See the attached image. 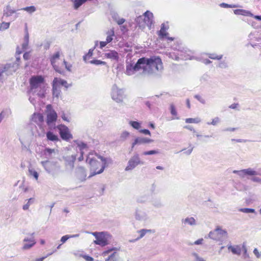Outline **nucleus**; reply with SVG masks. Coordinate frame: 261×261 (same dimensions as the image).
Masks as SVG:
<instances>
[{"label": "nucleus", "mask_w": 261, "mask_h": 261, "mask_svg": "<svg viewBox=\"0 0 261 261\" xmlns=\"http://www.w3.org/2000/svg\"><path fill=\"white\" fill-rule=\"evenodd\" d=\"M139 132L141 133H142V134H145V135H149V136L151 135V133H150V131L148 129H141V130H139Z\"/></svg>", "instance_id": "64"}, {"label": "nucleus", "mask_w": 261, "mask_h": 261, "mask_svg": "<svg viewBox=\"0 0 261 261\" xmlns=\"http://www.w3.org/2000/svg\"><path fill=\"white\" fill-rule=\"evenodd\" d=\"M56 127L58 129L60 137L63 140L68 141L73 138L69 128L65 125L60 124Z\"/></svg>", "instance_id": "13"}, {"label": "nucleus", "mask_w": 261, "mask_h": 261, "mask_svg": "<svg viewBox=\"0 0 261 261\" xmlns=\"http://www.w3.org/2000/svg\"><path fill=\"white\" fill-rule=\"evenodd\" d=\"M61 54V51H58L50 57V61L51 65H54L56 63L57 60H59Z\"/></svg>", "instance_id": "29"}, {"label": "nucleus", "mask_w": 261, "mask_h": 261, "mask_svg": "<svg viewBox=\"0 0 261 261\" xmlns=\"http://www.w3.org/2000/svg\"><path fill=\"white\" fill-rule=\"evenodd\" d=\"M208 237L214 240L222 241L223 239L227 238V232L226 230L217 226L215 230L210 232Z\"/></svg>", "instance_id": "7"}, {"label": "nucleus", "mask_w": 261, "mask_h": 261, "mask_svg": "<svg viewBox=\"0 0 261 261\" xmlns=\"http://www.w3.org/2000/svg\"><path fill=\"white\" fill-rule=\"evenodd\" d=\"M118 250V249L116 247H112L105 251L102 254L103 256H106L110 252L114 251V252L109 256L106 261H117L116 256L117 255V254L116 251Z\"/></svg>", "instance_id": "19"}, {"label": "nucleus", "mask_w": 261, "mask_h": 261, "mask_svg": "<svg viewBox=\"0 0 261 261\" xmlns=\"http://www.w3.org/2000/svg\"><path fill=\"white\" fill-rule=\"evenodd\" d=\"M22 53V51L20 50V48L19 46H17L16 48V51L15 53V58H16V61H15V64L17 65H18L20 62V55Z\"/></svg>", "instance_id": "40"}, {"label": "nucleus", "mask_w": 261, "mask_h": 261, "mask_svg": "<svg viewBox=\"0 0 261 261\" xmlns=\"http://www.w3.org/2000/svg\"><path fill=\"white\" fill-rule=\"evenodd\" d=\"M88 0H74L73 1V7L74 9L77 10L80 8L83 4L86 3Z\"/></svg>", "instance_id": "39"}, {"label": "nucleus", "mask_w": 261, "mask_h": 261, "mask_svg": "<svg viewBox=\"0 0 261 261\" xmlns=\"http://www.w3.org/2000/svg\"><path fill=\"white\" fill-rule=\"evenodd\" d=\"M21 10L25 11L27 12H28L29 13L31 14L36 11V8L35 6H29V7H24L23 8H21Z\"/></svg>", "instance_id": "43"}, {"label": "nucleus", "mask_w": 261, "mask_h": 261, "mask_svg": "<svg viewBox=\"0 0 261 261\" xmlns=\"http://www.w3.org/2000/svg\"><path fill=\"white\" fill-rule=\"evenodd\" d=\"M23 40V42L22 44V49L23 50H25L27 49L29 43V34L27 29L25 30Z\"/></svg>", "instance_id": "30"}, {"label": "nucleus", "mask_w": 261, "mask_h": 261, "mask_svg": "<svg viewBox=\"0 0 261 261\" xmlns=\"http://www.w3.org/2000/svg\"><path fill=\"white\" fill-rule=\"evenodd\" d=\"M182 223L185 225H189L190 226H195L197 224L196 220L192 217H187L181 220Z\"/></svg>", "instance_id": "26"}, {"label": "nucleus", "mask_w": 261, "mask_h": 261, "mask_svg": "<svg viewBox=\"0 0 261 261\" xmlns=\"http://www.w3.org/2000/svg\"><path fill=\"white\" fill-rule=\"evenodd\" d=\"M222 55L218 56L216 54H210L209 56V58L212 59H217L218 60H220L222 58Z\"/></svg>", "instance_id": "55"}, {"label": "nucleus", "mask_w": 261, "mask_h": 261, "mask_svg": "<svg viewBox=\"0 0 261 261\" xmlns=\"http://www.w3.org/2000/svg\"><path fill=\"white\" fill-rule=\"evenodd\" d=\"M10 25V22H2L0 25V31H3L8 29Z\"/></svg>", "instance_id": "46"}, {"label": "nucleus", "mask_w": 261, "mask_h": 261, "mask_svg": "<svg viewBox=\"0 0 261 261\" xmlns=\"http://www.w3.org/2000/svg\"><path fill=\"white\" fill-rule=\"evenodd\" d=\"M151 205L155 208H160L163 204L160 199L155 198L151 201Z\"/></svg>", "instance_id": "36"}, {"label": "nucleus", "mask_w": 261, "mask_h": 261, "mask_svg": "<svg viewBox=\"0 0 261 261\" xmlns=\"http://www.w3.org/2000/svg\"><path fill=\"white\" fill-rule=\"evenodd\" d=\"M162 64L161 59L158 56H153L150 58H140L135 65H161Z\"/></svg>", "instance_id": "6"}, {"label": "nucleus", "mask_w": 261, "mask_h": 261, "mask_svg": "<svg viewBox=\"0 0 261 261\" xmlns=\"http://www.w3.org/2000/svg\"><path fill=\"white\" fill-rule=\"evenodd\" d=\"M98 158L101 160V162L91 158L89 156L87 158L86 162L88 163L90 166L91 174L89 177L96 174L101 173L105 168L108 166L109 161H110V159L100 155L98 156Z\"/></svg>", "instance_id": "2"}, {"label": "nucleus", "mask_w": 261, "mask_h": 261, "mask_svg": "<svg viewBox=\"0 0 261 261\" xmlns=\"http://www.w3.org/2000/svg\"><path fill=\"white\" fill-rule=\"evenodd\" d=\"M163 66H126L125 74L127 75H160Z\"/></svg>", "instance_id": "1"}, {"label": "nucleus", "mask_w": 261, "mask_h": 261, "mask_svg": "<svg viewBox=\"0 0 261 261\" xmlns=\"http://www.w3.org/2000/svg\"><path fill=\"white\" fill-rule=\"evenodd\" d=\"M30 51L24 53L23 56V58L24 60H28L29 59H30Z\"/></svg>", "instance_id": "63"}, {"label": "nucleus", "mask_w": 261, "mask_h": 261, "mask_svg": "<svg viewBox=\"0 0 261 261\" xmlns=\"http://www.w3.org/2000/svg\"><path fill=\"white\" fill-rule=\"evenodd\" d=\"M220 118L218 117H216L213 119L211 122H207V124L208 125H216L218 123L220 122Z\"/></svg>", "instance_id": "50"}, {"label": "nucleus", "mask_w": 261, "mask_h": 261, "mask_svg": "<svg viewBox=\"0 0 261 261\" xmlns=\"http://www.w3.org/2000/svg\"><path fill=\"white\" fill-rule=\"evenodd\" d=\"M54 69L61 74L64 76H68L72 70V66H53Z\"/></svg>", "instance_id": "20"}, {"label": "nucleus", "mask_w": 261, "mask_h": 261, "mask_svg": "<svg viewBox=\"0 0 261 261\" xmlns=\"http://www.w3.org/2000/svg\"><path fill=\"white\" fill-rule=\"evenodd\" d=\"M14 14L13 20L16 19L18 17L19 13L16 12V10L12 8L10 5L6 6L3 10V15L2 19L5 18L10 17Z\"/></svg>", "instance_id": "15"}, {"label": "nucleus", "mask_w": 261, "mask_h": 261, "mask_svg": "<svg viewBox=\"0 0 261 261\" xmlns=\"http://www.w3.org/2000/svg\"><path fill=\"white\" fill-rule=\"evenodd\" d=\"M129 136V133L127 131L123 132L120 135L121 140L124 141Z\"/></svg>", "instance_id": "51"}, {"label": "nucleus", "mask_w": 261, "mask_h": 261, "mask_svg": "<svg viewBox=\"0 0 261 261\" xmlns=\"http://www.w3.org/2000/svg\"><path fill=\"white\" fill-rule=\"evenodd\" d=\"M112 236L108 232L101 231L97 240L94 241V243L103 247L110 243Z\"/></svg>", "instance_id": "11"}, {"label": "nucleus", "mask_w": 261, "mask_h": 261, "mask_svg": "<svg viewBox=\"0 0 261 261\" xmlns=\"http://www.w3.org/2000/svg\"><path fill=\"white\" fill-rule=\"evenodd\" d=\"M52 86H53L52 92H53V97L54 98L56 97L58 99L61 96V91L60 89V87L56 83H55L54 81H53Z\"/></svg>", "instance_id": "23"}, {"label": "nucleus", "mask_w": 261, "mask_h": 261, "mask_svg": "<svg viewBox=\"0 0 261 261\" xmlns=\"http://www.w3.org/2000/svg\"><path fill=\"white\" fill-rule=\"evenodd\" d=\"M107 37L106 38V43H110L113 39V37L115 35L114 29H111L107 33Z\"/></svg>", "instance_id": "37"}, {"label": "nucleus", "mask_w": 261, "mask_h": 261, "mask_svg": "<svg viewBox=\"0 0 261 261\" xmlns=\"http://www.w3.org/2000/svg\"><path fill=\"white\" fill-rule=\"evenodd\" d=\"M250 179L251 181L253 182H257L261 185V178H259L258 177L255 176V175H254L250 178Z\"/></svg>", "instance_id": "56"}, {"label": "nucleus", "mask_w": 261, "mask_h": 261, "mask_svg": "<svg viewBox=\"0 0 261 261\" xmlns=\"http://www.w3.org/2000/svg\"><path fill=\"white\" fill-rule=\"evenodd\" d=\"M69 239V234H67V235H65V236H63L60 240V241L62 243L61 244H63L65 243Z\"/></svg>", "instance_id": "62"}, {"label": "nucleus", "mask_w": 261, "mask_h": 261, "mask_svg": "<svg viewBox=\"0 0 261 261\" xmlns=\"http://www.w3.org/2000/svg\"><path fill=\"white\" fill-rule=\"evenodd\" d=\"M146 17L148 18H153V15L152 13L150 12L149 11H146L143 14V16H140L137 17L136 19L137 22H139L140 20H143L144 18H146Z\"/></svg>", "instance_id": "34"}, {"label": "nucleus", "mask_w": 261, "mask_h": 261, "mask_svg": "<svg viewBox=\"0 0 261 261\" xmlns=\"http://www.w3.org/2000/svg\"><path fill=\"white\" fill-rule=\"evenodd\" d=\"M220 6L221 7H223V8H236V5H229V4H226V3H221L220 4Z\"/></svg>", "instance_id": "58"}, {"label": "nucleus", "mask_w": 261, "mask_h": 261, "mask_svg": "<svg viewBox=\"0 0 261 261\" xmlns=\"http://www.w3.org/2000/svg\"><path fill=\"white\" fill-rule=\"evenodd\" d=\"M112 99L117 103H122L126 97L123 89L119 88L116 84L113 85L111 92Z\"/></svg>", "instance_id": "5"}, {"label": "nucleus", "mask_w": 261, "mask_h": 261, "mask_svg": "<svg viewBox=\"0 0 261 261\" xmlns=\"http://www.w3.org/2000/svg\"><path fill=\"white\" fill-rule=\"evenodd\" d=\"M193 255L195 257L196 261H205L203 258L200 257L196 253H193Z\"/></svg>", "instance_id": "61"}, {"label": "nucleus", "mask_w": 261, "mask_h": 261, "mask_svg": "<svg viewBox=\"0 0 261 261\" xmlns=\"http://www.w3.org/2000/svg\"><path fill=\"white\" fill-rule=\"evenodd\" d=\"M77 146L79 147L81 152L83 151L82 150L87 147V145L86 143L83 142H79L77 143Z\"/></svg>", "instance_id": "52"}, {"label": "nucleus", "mask_w": 261, "mask_h": 261, "mask_svg": "<svg viewBox=\"0 0 261 261\" xmlns=\"http://www.w3.org/2000/svg\"><path fill=\"white\" fill-rule=\"evenodd\" d=\"M143 20L146 25L150 29L153 24V18L146 17V18H144Z\"/></svg>", "instance_id": "47"}, {"label": "nucleus", "mask_w": 261, "mask_h": 261, "mask_svg": "<svg viewBox=\"0 0 261 261\" xmlns=\"http://www.w3.org/2000/svg\"><path fill=\"white\" fill-rule=\"evenodd\" d=\"M233 12L236 15L253 16V14L250 11L243 9H236L233 11Z\"/></svg>", "instance_id": "31"}, {"label": "nucleus", "mask_w": 261, "mask_h": 261, "mask_svg": "<svg viewBox=\"0 0 261 261\" xmlns=\"http://www.w3.org/2000/svg\"><path fill=\"white\" fill-rule=\"evenodd\" d=\"M44 153L45 155L50 156L52 153H58V150L55 149H51L49 148H46L44 150Z\"/></svg>", "instance_id": "42"}, {"label": "nucleus", "mask_w": 261, "mask_h": 261, "mask_svg": "<svg viewBox=\"0 0 261 261\" xmlns=\"http://www.w3.org/2000/svg\"><path fill=\"white\" fill-rule=\"evenodd\" d=\"M239 211L246 214L255 213V210L251 208H241L239 210Z\"/></svg>", "instance_id": "44"}, {"label": "nucleus", "mask_w": 261, "mask_h": 261, "mask_svg": "<svg viewBox=\"0 0 261 261\" xmlns=\"http://www.w3.org/2000/svg\"><path fill=\"white\" fill-rule=\"evenodd\" d=\"M144 164V162L141 160L139 154L135 153L128 160L125 171H130L139 165H143Z\"/></svg>", "instance_id": "8"}, {"label": "nucleus", "mask_w": 261, "mask_h": 261, "mask_svg": "<svg viewBox=\"0 0 261 261\" xmlns=\"http://www.w3.org/2000/svg\"><path fill=\"white\" fill-rule=\"evenodd\" d=\"M129 124L136 129H139L141 127V123L138 121H130Z\"/></svg>", "instance_id": "45"}, {"label": "nucleus", "mask_w": 261, "mask_h": 261, "mask_svg": "<svg viewBox=\"0 0 261 261\" xmlns=\"http://www.w3.org/2000/svg\"><path fill=\"white\" fill-rule=\"evenodd\" d=\"M149 196L147 194H143L138 196L136 198V201L138 203L144 204L148 201Z\"/></svg>", "instance_id": "27"}, {"label": "nucleus", "mask_w": 261, "mask_h": 261, "mask_svg": "<svg viewBox=\"0 0 261 261\" xmlns=\"http://www.w3.org/2000/svg\"><path fill=\"white\" fill-rule=\"evenodd\" d=\"M151 231L152 230L151 229H142L138 231L140 233V236L136 240L130 241V242H134L135 241L142 238L147 232H151Z\"/></svg>", "instance_id": "35"}, {"label": "nucleus", "mask_w": 261, "mask_h": 261, "mask_svg": "<svg viewBox=\"0 0 261 261\" xmlns=\"http://www.w3.org/2000/svg\"><path fill=\"white\" fill-rule=\"evenodd\" d=\"M153 142V140L143 137H138L135 139L134 141L132 144V150L136 145H141L142 144H149Z\"/></svg>", "instance_id": "18"}, {"label": "nucleus", "mask_w": 261, "mask_h": 261, "mask_svg": "<svg viewBox=\"0 0 261 261\" xmlns=\"http://www.w3.org/2000/svg\"><path fill=\"white\" fill-rule=\"evenodd\" d=\"M106 56L113 60L117 61L119 59L118 54L115 50H111L106 54Z\"/></svg>", "instance_id": "32"}, {"label": "nucleus", "mask_w": 261, "mask_h": 261, "mask_svg": "<svg viewBox=\"0 0 261 261\" xmlns=\"http://www.w3.org/2000/svg\"><path fill=\"white\" fill-rule=\"evenodd\" d=\"M159 153V151L158 150H152L149 151H146L143 152V154L144 155H153L158 154Z\"/></svg>", "instance_id": "49"}, {"label": "nucleus", "mask_w": 261, "mask_h": 261, "mask_svg": "<svg viewBox=\"0 0 261 261\" xmlns=\"http://www.w3.org/2000/svg\"><path fill=\"white\" fill-rule=\"evenodd\" d=\"M41 164L45 170L53 176L57 175L61 170V167L57 162L46 160L41 161Z\"/></svg>", "instance_id": "3"}, {"label": "nucleus", "mask_w": 261, "mask_h": 261, "mask_svg": "<svg viewBox=\"0 0 261 261\" xmlns=\"http://www.w3.org/2000/svg\"><path fill=\"white\" fill-rule=\"evenodd\" d=\"M46 122L50 129L55 128V122L57 120L58 115L53 109L51 105H47L46 107Z\"/></svg>", "instance_id": "4"}, {"label": "nucleus", "mask_w": 261, "mask_h": 261, "mask_svg": "<svg viewBox=\"0 0 261 261\" xmlns=\"http://www.w3.org/2000/svg\"><path fill=\"white\" fill-rule=\"evenodd\" d=\"M196 60H198L200 62L204 64H209L211 63V61L208 59H204L202 58H196Z\"/></svg>", "instance_id": "53"}, {"label": "nucleus", "mask_w": 261, "mask_h": 261, "mask_svg": "<svg viewBox=\"0 0 261 261\" xmlns=\"http://www.w3.org/2000/svg\"><path fill=\"white\" fill-rule=\"evenodd\" d=\"M170 112L171 114L173 116H176L177 115V112L175 108V106L173 104H171L170 105Z\"/></svg>", "instance_id": "57"}, {"label": "nucleus", "mask_w": 261, "mask_h": 261, "mask_svg": "<svg viewBox=\"0 0 261 261\" xmlns=\"http://www.w3.org/2000/svg\"><path fill=\"white\" fill-rule=\"evenodd\" d=\"M238 175L241 177L244 178L245 175L254 176V175H261V173L251 168L239 170Z\"/></svg>", "instance_id": "16"}, {"label": "nucleus", "mask_w": 261, "mask_h": 261, "mask_svg": "<svg viewBox=\"0 0 261 261\" xmlns=\"http://www.w3.org/2000/svg\"><path fill=\"white\" fill-rule=\"evenodd\" d=\"M76 158V156L75 154L67 155L64 157L65 166L67 169L72 170L74 168Z\"/></svg>", "instance_id": "17"}, {"label": "nucleus", "mask_w": 261, "mask_h": 261, "mask_svg": "<svg viewBox=\"0 0 261 261\" xmlns=\"http://www.w3.org/2000/svg\"><path fill=\"white\" fill-rule=\"evenodd\" d=\"M32 119L33 122L39 126L41 125L44 122L43 116L39 113H34L32 116Z\"/></svg>", "instance_id": "21"}, {"label": "nucleus", "mask_w": 261, "mask_h": 261, "mask_svg": "<svg viewBox=\"0 0 261 261\" xmlns=\"http://www.w3.org/2000/svg\"><path fill=\"white\" fill-rule=\"evenodd\" d=\"M45 85L38 88L36 92H32L33 94H36L40 98H43L45 96Z\"/></svg>", "instance_id": "28"}, {"label": "nucleus", "mask_w": 261, "mask_h": 261, "mask_svg": "<svg viewBox=\"0 0 261 261\" xmlns=\"http://www.w3.org/2000/svg\"><path fill=\"white\" fill-rule=\"evenodd\" d=\"M134 215L135 219L139 221H145L149 218L145 208L141 206L137 207L135 208Z\"/></svg>", "instance_id": "12"}, {"label": "nucleus", "mask_w": 261, "mask_h": 261, "mask_svg": "<svg viewBox=\"0 0 261 261\" xmlns=\"http://www.w3.org/2000/svg\"><path fill=\"white\" fill-rule=\"evenodd\" d=\"M200 121L201 119L199 118H189L185 119V122L187 123H198Z\"/></svg>", "instance_id": "41"}, {"label": "nucleus", "mask_w": 261, "mask_h": 261, "mask_svg": "<svg viewBox=\"0 0 261 261\" xmlns=\"http://www.w3.org/2000/svg\"><path fill=\"white\" fill-rule=\"evenodd\" d=\"M35 233L33 232L30 234L31 238L25 237L23 240V250H29L33 247L36 243L34 238Z\"/></svg>", "instance_id": "14"}, {"label": "nucleus", "mask_w": 261, "mask_h": 261, "mask_svg": "<svg viewBox=\"0 0 261 261\" xmlns=\"http://www.w3.org/2000/svg\"><path fill=\"white\" fill-rule=\"evenodd\" d=\"M31 92H36L38 88L45 85L42 76H34L30 79Z\"/></svg>", "instance_id": "10"}, {"label": "nucleus", "mask_w": 261, "mask_h": 261, "mask_svg": "<svg viewBox=\"0 0 261 261\" xmlns=\"http://www.w3.org/2000/svg\"><path fill=\"white\" fill-rule=\"evenodd\" d=\"M253 252L257 258H259L261 257V252H259L257 248H254Z\"/></svg>", "instance_id": "60"}, {"label": "nucleus", "mask_w": 261, "mask_h": 261, "mask_svg": "<svg viewBox=\"0 0 261 261\" xmlns=\"http://www.w3.org/2000/svg\"><path fill=\"white\" fill-rule=\"evenodd\" d=\"M111 15L113 20L115 21H116L120 18L118 14L115 11H112L111 12Z\"/></svg>", "instance_id": "54"}, {"label": "nucleus", "mask_w": 261, "mask_h": 261, "mask_svg": "<svg viewBox=\"0 0 261 261\" xmlns=\"http://www.w3.org/2000/svg\"><path fill=\"white\" fill-rule=\"evenodd\" d=\"M98 41H96L95 42V46L93 48H91L89 50L88 53L83 56V60L86 64H92L96 65L105 64V62L101 60L93 59L92 55L93 52L95 47L98 45Z\"/></svg>", "instance_id": "9"}, {"label": "nucleus", "mask_w": 261, "mask_h": 261, "mask_svg": "<svg viewBox=\"0 0 261 261\" xmlns=\"http://www.w3.org/2000/svg\"><path fill=\"white\" fill-rule=\"evenodd\" d=\"M29 172L31 175H32L36 180L38 179V172L34 170L33 169H29Z\"/></svg>", "instance_id": "48"}, {"label": "nucleus", "mask_w": 261, "mask_h": 261, "mask_svg": "<svg viewBox=\"0 0 261 261\" xmlns=\"http://www.w3.org/2000/svg\"><path fill=\"white\" fill-rule=\"evenodd\" d=\"M53 81L55 83H56L58 86L60 85L64 86L66 89H67L69 87L72 86L71 84H68L66 81L59 79L58 77H55Z\"/></svg>", "instance_id": "24"}, {"label": "nucleus", "mask_w": 261, "mask_h": 261, "mask_svg": "<svg viewBox=\"0 0 261 261\" xmlns=\"http://www.w3.org/2000/svg\"><path fill=\"white\" fill-rule=\"evenodd\" d=\"M46 136L47 141L57 142L60 141V139L58 135L55 134L53 132L49 130L46 133Z\"/></svg>", "instance_id": "22"}, {"label": "nucleus", "mask_w": 261, "mask_h": 261, "mask_svg": "<svg viewBox=\"0 0 261 261\" xmlns=\"http://www.w3.org/2000/svg\"><path fill=\"white\" fill-rule=\"evenodd\" d=\"M168 28V26H166L165 23L162 24L161 29L158 32V35L161 39H164L168 35V33L166 32Z\"/></svg>", "instance_id": "25"}, {"label": "nucleus", "mask_w": 261, "mask_h": 261, "mask_svg": "<svg viewBox=\"0 0 261 261\" xmlns=\"http://www.w3.org/2000/svg\"><path fill=\"white\" fill-rule=\"evenodd\" d=\"M15 66H4L3 69H0V77L2 75L3 73L6 72L8 69L11 67H14Z\"/></svg>", "instance_id": "59"}, {"label": "nucleus", "mask_w": 261, "mask_h": 261, "mask_svg": "<svg viewBox=\"0 0 261 261\" xmlns=\"http://www.w3.org/2000/svg\"><path fill=\"white\" fill-rule=\"evenodd\" d=\"M228 249L234 254L240 255L241 253V249L239 246H232L229 245L228 246Z\"/></svg>", "instance_id": "33"}, {"label": "nucleus", "mask_w": 261, "mask_h": 261, "mask_svg": "<svg viewBox=\"0 0 261 261\" xmlns=\"http://www.w3.org/2000/svg\"><path fill=\"white\" fill-rule=\"evenodd\" d=\"M252 35L250 34L249 35V38H250L251 42L250 44H255V45H259L261 44V38L260 37H254V39L252 38Z\"/></svg>", "instance_id": "38"}]
</instances>
